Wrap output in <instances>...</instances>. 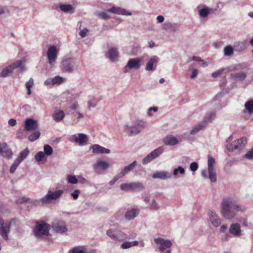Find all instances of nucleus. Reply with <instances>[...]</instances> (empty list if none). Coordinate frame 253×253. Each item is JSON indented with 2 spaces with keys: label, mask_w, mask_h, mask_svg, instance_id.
I'll return each mask as SVG.
<instances>
[{
  "label": "nucleus",
  "mask_w": 253,
  "mask_h": 253,
  "mask_svg": "<svg viewBox=\"0 0 253 253\" xmlns=\"http://www.w3.org/2000/svg\"><path fill=\"white\" fill-rule=\"evenodd\" d=\"M118 52L116 48H112L108 52V57L112 61H115L118 57Z\"/></svg>",
  "instance_id": "nucleus-27"
},
{
  "label": "nucleus",
  "mask_w": 253,
  "mask_h": 253,
  "mask_svg": "<svg viewBox=\"0 0 253 253\" xmlns=\"http://www.w3.org/2000/svg\"><path fill=\"white\" fill-rule=\"evenodd\" d=\"M109 167V164L105 161H98L93 166L95 170H106Z\"/></svg>",
  "instance_id": "nucleus-22"
},
{
  "label": "nucleus",
  "mask_w": 253,
  "mask_h": 253,
  "mask_svg": "<svg viewBox=\"0 0 253 253\" xmlns=\"http://www.w3.org/2000/svg\"><path fill=\"white\" fill-rule=\"evenodd\" d=\"M8 124L10 126H15L16 124V120H15L14 119H10L8 121Z\"/></svg>",
  "instance_id": "nucleus-59"
},
{
  "label": "nucleus",
  "mask_w": 253,
  "mask_h": 253,
  "mask_svg": "<svg viewBox=\"0 0 253 253\" xmlns=\"http://www.w3.org/2000/svg\"><path fill=\"white\" fill-rule=\"evenodd\" d=\"M137 162L136 161L133 162L131 164L128 165V166L125 167L124 169V170L125 173H127L129 171L132 170L136 166Z\"/></svg>",
  "instance_id": "nucleus-35"
},
{
  "label": "nucleus",
  "mask_w": 253,
  "mask_h": 253,
  "mask_svg": "<svg viewBox=\"0 0 253 253\" xmlns=\"http://www.w3.org/2000/svg\"><path fill=\"white\" fill-rule=\"evenodd\" d=\"M126 174V173H125V171L123 170L121 172L118 173L114 177H115V181H117L119 179L123 177L124 175Z\"/></svg>",
  "instance_id": "nucleus-50"
},
{
  "label": "nucleus",
  "mask_w": 253,
  "mask_h": 253,
  "mask_svg": "<svg viewBox=\"0 0 253 253\" xmlns=\"http://www.w3.org/2000/svg\"><path fill=\"white\" fill-rule=\"evenodd\" d=\"M34 84V81L32 78H30L28 82L26 84V87L28 90L27 94L30 95L31 94V88L33 87Z\"/></svg>",
  "instance_id": "nucleus-37"
},
{
  "label": "nucleus",
  "mask_w": 253,
  "mask_h": 253,
  "mask_svg": "<svg viewBox=\"0 0 253 253\" xmlns=\"http://www.w3.org/2000/svg\"><path fill=\"white\" fill-rule=\"evenodd\" d=\"M151 209L153 210H157L158 209V205L155 201H152L151 205Z\"/></svg>",
  "instance_id": "nucleus-57"
},
{
  "label": "nucleus",
  "mask_w": 253,
  "mask_h": 253,
  "mask_svg": "<svg viewBox=\"0 0 253 253\" xmlns=\"http://www.w3.org/2000/svg\"><path fill=\"white\" fill-rule=\"evenodd\" d=\"M246 209L244 206L238 204L236 201L229 198L223 200L221 213L225 218L231 219L236 216L238 212H243Z\"/></svg>",
  "instance_id": "nucleus-1"
},
{
  "label": "nucleus",
  "mask_w": 253,
  "mask_h": 253,
  "mask_svg": "<svg viewBox=\"0 0 253 253\" xmlns=\"http://www.w3.org/2000/svg\"><path fill=\"white\" fill-rule=\"evenodd\" d=\"M211 11H213L211 8L205 7L199 10V15L202 17H206Z\"/></svg>",
  "instance_id": "nucleus-32"
},
{
  "label": "nucleus",
  "mask_w": 253,
  "mask_h": 253,
  "mask_svg": "<svg viewBox=\"0 0 253 253\" xmlns=\"http://www.w3.org/2000/svg\"><path fill=\"white\" fill-rule=\"evenodd\" d=\"M52 228L53 230L58 233H64L67 231V228L65 223L63 221L54 223L52 225Z\"/></svg>",
  "instance_id": "nucleus-17"
},
{
  "label": "nucleus",
  "mask_w": 253,
  "mask_h": 253,
  "mask_svg": "<svg viewBox=\"0 0 253 253\" xmlns=\"http://www.w3.org/2000/svg\"><path fill=\"white\" fill-rule=\"evenodd\" d=\"M67 179L68 180V182L70 183L76 184L78 182V179L74 175H68Z\"/></svg>",
  "instance_id": "nucleus-43"
},
{
  "label": "nucleus",
  "mask_w": 253,
  "mask_h": 253,
  "mask_svg": "<svg viewBox=\"0 0 253 253\" xmlns=\"http://www.w3.org/2000/svg\"><path fill=\"white\" fill-rule=\"evenodd\" d=\"M120 188L124 191L142 190L144 189L143 184L140 182L125 183L121 185Z\"/></svg>",
  "instance_id": "nucleus-11"
},
{
  "label": "nucleus",
  "mask_w": 253,
  "mask_h": 253,
  "mask_svg": "<svg viewBox=\"0 0 253 253\" xmlns=\"http://www.w3.org/2000/svg\"><path fill=\"white\" fill-rule=\"evenodd\" d=\"M15 222L16 220L14 219L4 222L2 218H0V235L4 240H8V234L10 232V226L12 223Z\"/></svg>",
  "instance_id": "nucleus-3"
},
{
  "label": "nucleus",
  "mask_w": 253,
  "mask_h": 253,
  "mask_svg": "<svg viewBox=\"0 0 253 253\" xmlns=\"http://www.w3.org/2000/svg\"><path fill=\"white\" fill-rule=\"evenodd\" d=\"M38 126V122L32 119H27L25 122V129L27 131L36 130Z\"/></svg>",
  "instance_id": "nucleus-18"
},
{
  "label": "nucleus",
  "mask_w": 253,
  "mask_h": 253,
  "mask_svg": "<svg viewBox=\"0 0 253 253\" xmlns=\"http://www.w3.org/2000/svg\"><path fill=\"white\" fill-rule=\"evenodd\" d=\"M209 218L212 224L217 227L220 224V219L217 215L213 211L209 213Z\"/></svg>",
  "instance_id": "nucleus-21"
},
{
  "label": "nucleus",
  "mask_w": 253,
  "mask_h": 253,
  "mask_svg": "<svg viewBox=\"0 0 253 253\" xmlns=\"http://www.w3.org/2000/svg\"><path fill=\"white\" fill-rule=\"evenodd\" d=\"M214 117V113H211L208 114L205 117L204 120L203 122L193 128L191 130L190 133L191 134H195L197 133L199 130L205 127L207 125V123L210 122Z\"/></svg>",
  "instance_id": "nucleus-10"
},
{
  "label": "nucleus",
  "mask_w": 253,
  "mask_h": 253,
  "mask_svg": "<svg viewBox=\"0 0 253 253\" xmlns=\"http://www.w3.org/2000/svg\"><path fill=\"white\" fill-rule=\"evenodd\" d=\"M57 53V50L55 46L52 45L48 48L47 55L49 63L50 65L53 64L55 62Z\"/></svg>",
  "instance_id": "nucleus-16"
},
{
  "label": "nucleus",
  "mask_w": 253,
  "mask_h": 253,
  "mask_svg": "<svg viewBox=\"0 0 253 253\" xmlns=\"http://www.w3.org/2000/svg\"><path fill=\"white\" fill-rule=\"evenodd\" d=\"M179 172L180 173L183 174L185 172L184 169L181 167H178L177 168L173 170V174L176 175L178 172Z\"/></svg>",
  "instance_id": "nucleus-49"
},
{
  "label": "nucleus",
  "mask_w": 253,
  "mask_h": 253,
  "mask_svg": "<svg viewBox=\"0 0 253 253\" xmlns=\"http://www.w3.org/2000/svg\"><path fill=\"white\" fill-rule=\"evenodd\" d=\"M22 61L21 60H17L12 64L4 68L0 73V77L5 78L8 76L10 74L12 73L13 70L18 68L20 67L21 70H24V66H22Z\"/></svg>",
  "instance_id": "nucleus-6"
},
{
  "label": "nucleus",
  "mask_w": 253,
  "mask_h": 253,
  "mask_svg": "<svg viewBox=\"0 0 253 253\" xmlns=\"http://www.w3.org/2000/svg\"><path fill=\"white\" fill-rule=\"evenodd\" d=\"M82 247H75L69 251V253H85V251L82 250Z\"/></svg>",
  "instance_id": "nucleus-44"
},
{
  "label": "nucleus",
  "mask_w": 253,
  "mask_h": 253,
  "mask_svg": "<svg viewBox=\"0 0 253 253\" xmlns=\"http://www.w3.org/2000/svg\"><path fill=\"white\" fill-rule=\"evenodd\" d=\"M71 139L72 141L79 143L80 145H84L88 140L87 136L83 133H80L78 136L73 135L72 136Z\"/></svg>",
  "instance_id": "nucleus-19"
},
{
  "label": "nucleus",
  "mask_w": 253,
  "mask_h": 253,
  "mask_svg": "<svg viewBox=\"0 0 253 253\" xmlns=\"http://www.w3.org/2000/svg\"><path fill=\"white\" fill-rule=\"evenodd\" d=\"M245 107L248 112L250 113L253 112V101L249 100L245 104Z\"/></svg>",
  "instance_id": "nucleus-36"
},
{
  "label": "nucleus",
  "mask_w": 253,
  "mask_h": 253,
  "mask_svg": "<svg viewBox=\"0 0 253 253\" xmlns=\"http://www.w3.org/2000/svg\"><path fill=\"white\" fill-rule=\"evenodd\" d=\"M235 48L236 50L240 52L245 50L247 48V47L245 44L241 42L238 43V44L235 45Z\"/></svg>",
  "instance_id": "nucleus-42"
},
{
  "label": "nucleus",
  "mask_w": 253,
  "mask_h": 253,
  "mask_svg": "<svg viewBox=\"0 0 253 253\" xmlns=\"http://www.w3.org/2000/svg\"><path fill=\"white\" fill-rule=\"evenodd\" d=\"M224 52L225 55H231L233 53V48L230 45L226 46L224 47Z\"/></svg>",
  "instance_id": "nucleus-40"
},
{
  "label": "nucleus",
  "mask_w": 253,
  "mask_h": 253,
  "mask_svg": "<svg viewBox=\"0 0 253 253\" xmlns=\"http://www.w3.org/2000/svg\"><path fill=\"white\" fill-rule=\"evenodd\" d=\"M29 153V151L28 148H26L22 152H21L19 156L17 158L20 159V160L22 161L24 159L26 158V157L28 155Z\"/></svg>",
  "instance_id": "nucleus-39"
},
{
  "label": "nucleus",
  "mask_w": 253,
  "mask_h": 253,
  "mask_svg": "<svg viewBox=\"0 0 253 253\" xmlns=\"http://www.w3.org/2000/svg\"><path fill=\"white\" fill-rule=\"evenodd\" d=\"M50 225L43 221H36V226L34 230V235L37 237H42L45 235L49 236Z\"/></svg>",
  "instance_id": "nucleus-2"
},
{
  "label": "nucleus",
  "mask_w": 253,
  "mask_h": 253,
  "mask_svg": "<svg viewBox=\"0 0 253 253\" xmlns=\"http://www.w3.org/2000/svg\"><path fill=\"white\" fill-rule=\"evenodd\" d=\"M41 133L39 131H35L28 137V139L30 141L33 142L38 139Z\"/></svg>",
  "instance_id": "nucleus-34"
},
{
  "label": "nucleus",
  "mask_w": 253,
  "mask_h": 253,
  "mask_svg": "<svg viewBox=\"0 0 253 253\" xmlns=\"http://www.w3.org/2000/svg\"><path fill=\"white\" fill-rule=\"evenodd\" d=\"M22 161L20 160V159L17 158L14 161V163H13V165L17 168V167L19 166V165L22 162Z\"/></svg>",
  "instance_id": "nucleus-58"
},
{
  "label": "nucleus",
  "mask_w": 253,
  "mask_h": 253,
  "mask_svg": "<svg viewBox=\"0 0 253 253\" xmlns=\"http://www.w3.org/2000/svg\"><path fill=\"white\" fill-rule=\"evenodd\" d=\"M0 155H1L3 157L10 158L12 156V153L11 151L7 147V145H6L5 148H3V149H2V151L1 153H0Z\"/></svg>",
  "instance_id": "nucleus-31"
},
{
  "label": "nucleus",
  "mask_w": 253,
  "mask_h": 253,
  "mask_svg": "<svg viewBox=\"0 0 253 253\" xmlns=\"http://www.w3.org/2000/svg\"><path fill=\"white\" fill-rule=\"evenodd\" d=\"M60 8L64 12H68L73 9V7L71 4H61Z\"/></svg>",
  "instance_id": "nucleus-38"
},
{
  "label": "nucleus",
  "mask_w": 253,
  "mask_h": 253,
  "mask_svg": "<svg viewBox=\"0 0 253 253\" xmlns=\"http://www.w3.org/2000/svg\"><path fill=\"white\" fill-rule=\"evenodd\" d=\"M98 16L102 19H107L110 18V16L106 12H99Z\"/></svg>",
  "instance_id": "nucleus-48"
},
{
  "label": "nucleus",
  "mask_w": 253,
  "mask_h": 253,
  "mask_svg": "<svg viewBox=\"0 0 253 253\" xmlns=\"http://www.w3.org/2000/svg\"><path fill=\"white\" fill-rule=\"evenodd\" d=\"M96 101L95 100L92 101V102H91V101L88 102V109H90L91 107H95L96 106Z\"/></svg>",
  "instance_id": "nucleus-61"
},
{
  "label": "nucleus",
  "mask_w": 253,
  "mask_h": 253,
  "mask_svg": "<svg viewBox=\"0 0 253 253\" xmlns=\"http://www.w3.org/2000/svg\"><path fill=\"white\" fill-rule=\"evenodd\" d=\"M230 233L236 236H239L241 235L240 225L238 223L232 224L229 229Z\"/></svg>",
  "instance_id": "nucleus-23"
},
{
  "label": "nucleus",
  "mask_w": 253,
  "mask_h": 253,
  "mask_svg": "<svg viewBox=\"0 0 253 253\" xmlns=\"http://www.w3.org/2000/svg\"><path fill=\"white\" fill-rule=\"evenodd\" d=\"M45 154L42 151L39 152L35 156L36 160L39 162L44 157Z\"/></svg>",
  "instance_id": "nucleus-45"
},
{
  "label": "nucleus",
  "mask_w": 253,
  "mask_h": 253,
  "mask_svg": "<svg viewBox=\"0 0 253 253\" xmlns=\"http://www.w3.org/2000/svg\"><path fill=\"white\" fill-rule=\"evenodd\" d=\"M92 152L96 154H109L110 152L109 149H106L98 144H94L91 146Z\"/></svg>",
  "instance_id": "nucleus-20"
},
{
  "label": "nucleus",
  "mask_w": 253,
  "mask_h": 253,
  "mask_svg": "<svg viewBox=\"0 0 253 253\" xmlns=\"http://www.w3.org/2000/svg\"><path fill=\"white\" fill-rule=\"evenodd\" d=\"M53 120L58 122L63 120L65 117V113L62 110H56L52 114Z\"/></svg>",
  "instance_id": "nucleus-26"
},
{
  "label": "nucleus",
  "mask_w": 253,
  "mask_h": 253,
  "mask_svg": "<svg viewBox=\"0 0 253 253\" xmlns=\"http://www.w3.org/2000/svg\"><path fill=\"white\" fill-rule=\"evenodd\" d=\"M44 154L47 156L51 155L53 153V150L51 146L49 145H45L44 146Z\"/></svg>",
  "instance_id": "nucleus-41"
},
{
  "label": "nucleus",
  "mask_w": 253,
  "mask_h": 253,
  "mask_svg": "<svg viewBox=\"0 0 253 253\" xmlns=\"http://www.w3.org/2000/svg\"><path fill=\"white\" fill-rule=\"evenodd\" d=\"M158 58L157 57L151 58L146 63L145 68L146 70L148 71L153 70V65L157 64L158 62Z\"/></svg>",
  "instance_id": "nucleus-28"
},
{
  "label": "nucleus",
  "mask_w": 253,
  "mask_h": 253,
  "mask_svg": "<svg viewBox=\"0 0 253 253\" xmlns=\"http://www.w3.org/2000/svg\"><path fill=\"white\" fill-rule=\"evenodd\" d=\"M30 200V199L28 197H22L21 199H19L18 202L20 203H23L25 202H27Z\"/></svg>",
  "instance_id": "nucleus-60"
},
{
  "label": "nucleus",
  "mask_w": 253,
  "mask_h": 253,
  "mask_svg": "<svg viewBox=\"0 0 253 253\" xmlns=\"http://www.w3.org/2000/svg\"><path fill=\"white\" fill-rule=\"evenodd\" d=\"M224 70H225V69L223 68L217 70L216 71L212 73V77L213 78H216V77L219 76L223 73Z\"/></svg>",
  "instance_id": "nucleus-47"
},
{
  "label": "nucleus",
  "mask_w": 253,
  "mask_h": 253,
  "mask_svg": "<svg viewBox=\"0 0 253 253\" xmlns=\"http://www.w3.org/2000/svg\"><path fill=\"white\" fill-rule=\"evenodd\" d=\"M157 20L158 21V22L159 23H161V22H163L164 20V18L163 16L162 15H159L157 17Z\"/></svg>",
  "instance_id": "nucleus-64"
},
{
  "label": "nucleus",
  "mask_w": 253,
  "mask_h": 253,
  "mask_svg": "<svg viewBox=\"0 0 253 253\" xmlns=\"http://www.w3.org/2000/svg\"><path fill=\"white\" fill-rule=\"evenodd\" d=\"M53 79V84H60L61 83L63 82L64 81V79L59 77V76H56Z\"/></svg>",
  "instance_id": "nucleus-46"
},
{
  "label": "nucleus",
  "mask_w": 253,
  "mask_h": 253,
  "mask_svg": "<svg viewBox=\"0 0 253 253\" xmlns=\"http://www.w3.org/2000/svg\"><path fill=\"white\" fill-rule=\"evenodd\" d=\"M63 193V191L61 190H57L55 192L48 191L46 195L39 201L43 204H47L51 202L52 200H55L59 198Z\"/></svg>",
  "instance_id": "nucleus-5"
},
{
  "label": "nucleus",
  "mask_w": 253,
  "mask_h": 253,
  "mask_svg": "<svg viewBox=\"0 0 253 253\" xmlns=\"http://www.w3.org/2000/svg\"><path fill=\"white\" fill-rule=\"evenodd\" d=\"M214 159L211 156H208V166L209 171V177L211 182H214L216 180V174L214 169L215 164Z\"/></svg>",
  "instance_id": "nucleus-9"
},
{
  "label": "nucleus",
  "mask_w": 253,
  "mask_h": 253,
  "mask_svg": "<svg viewBox=\"0 0 253 253\" xmlns=\"http://www.w3.org/2000/svg\"><path fill=\"white\" fill-rule=\"evenodd\" d=\"M158 110V108L157 107H151L149 109V111H148V115L149 116H152L153 115L151 113V111H153L154 112H157Z\"/></svg>",
  "instance_id": "nucleus-56"
},
{
  "label": "nucleus",
  "mask_w": 253,
  "mask_h": 253,
  "mask_svg": "<svg viewBox=\"0 0 253 253\" xmlns=\"http://www.w3.org/2000/svg\"><path fill=\"white\" fill-rule=\"evenodd\" d=\"M139 213V210L136 209H132L127 211L126 213V217L128 220L133 219Z\"/></svg>",
  "instance_id": "nucleus-30"
},
{
  "label": "nucleus",
  "mask_w": 253,
  "mask_h": 253,
  "mask_svg": "<svg viewBox=\"0 0 253 253\" xmlns=\"http://www.w3.org/2000/svg\"><path fill=\"white\" fill-rule=\"evenodd\" d=\"M145 125V123L142 121L136 122L132 126H126L125 129L126 132L129 135H136L144 128Z\"/></svg>",
  "instance_id": "nucleus-7"
},
{
  "label": "nucleus",
  "mask_w": 253,
  "mask_h": 253,
  "mask_svg": "<svg viewBox=\"0 0 253 253\" xmlns=\"http://www.w3.org/2000/svg\"><path fill=\"white\" fill-rule=\"evenodd\" d=\"M171 176V174L170 173L165 171L157 172L152 175V177L154 178H159L162 179L169 178Z\"/></svg>",
  "instance_id": "nucleus-24"
},
{
  "label": "nucleus",
  "mask_w": 253,
  "mask_h": 253,
  "mask_svg": "<svg viewBox=\"0 0 253 253\" xmlns=\"http://www.w3.org/2000/svg\"><path fill=\"white\" fill-rule=\"evenodd\" d=\"M232 76L235 78L238 79L240 81H243L246 79L247 75L243 72H240L233 74Z\"/></svg>",
  "instance_id": "nucleus-33"
},
{
  "label": "nucleus",
  "mask_w": 253,
  "mask_h": 253,
  "mask_svg": "<svg viewBox=\"0 0 253 253\" xmlns=\"http://www.w3.org/2000/svg\"><path fill=\"white\" fill-rule=\"evenodd\" d=\"M80 191L79 190H75L73 193H71V196L74 200L78 198Z\"/></svg>",
  "instance_id": "nucleus-52"
},
{
  "label": "nucleus",
  "mask_w": 253,
  "mask_h": 253,
  "mask_svg": "<svg viewBox=\"0 0 253 253\" xmlns=\"http://www.w3.org/2000/svg\"><path fill=\"white\" fill-rule=\"evenodd\" d=\"M163 151V150L161 147L156 149L143 159L142 163L144 165L148 163L155 158L158 157L162 153Z\"/></svg>",
  "instance_id": "nucleus-14"
},
{
  "label": "nucleus",
  "mask_w": 253,
  "mask_h": 253,
  "mask_svg": "<svg viewBox=\"0 0 253 253\" xmlns=\"http://www.w3.org/2000/svg\"><path fill=\"white\" fill-rule=\"evenodd\" d=\"M106 234L111 239L115 241H123L127 239V235L119 229H110Z\"/></svg>",
  "instance_id": "nucleus-4"
},
{
  "label": "nucleus",
  "mask_w": 253,
  "mask_h": 253,
  "mask_svg": "<svg viewBox=\"0 0 253 253\" xmlns=\"http://www.w3.org/2000/svg\"><path fill=\"white\" fill-rule=\"evenodd\" d=\"M63 71L64 72L71 73L74 70L75 63L71 58L64 59L62 63Z\"/></svg>",
  "instance_id": "nucleus-13"
},
{
  "label": "nucleus",
  "mask_w": 253,
  "mask_h": 253,
  "mask_svg": "<svg viewBox=\"0 0 253 253\" xmlns=\"http://www.w3.org/2000/svg\"><path fill=\"white\" fill-rule=\"evenodd\" d=\"M44 84L46 85H54L53 79H49L46 80L44 82Z\"/></svg>",
  "instance_id": "nucleus-62"
},
{
  "label": "nucleus",
  "mask_w": 253,
  "mask_h": 253,
  "mask_svg": "<svg viewBox=\"0 0 253 253\" xmlns=\"http://www.w3.org/2000/svg\"><path fill=\"white\" fill-rule=\"evenodd\" d=\"M198 74V71L197 70H193L191 75V78L193 79L197 76Z\"/></svg>",
  "instance_id": "nucleus-63"
},
{
  "label": "nucleus",
  "mask_w": 253,
  "mask_h": 253,
  "mask_svg": "<svg viewBox=\"0 0 253 253\" xmlns=\"http://www.w3.org/2000/svg\"><path fill=\"white\" fill-rule=\"evenodd\" d=\"M122 248L126 249L131 247V242H125L121 245Z\"/></svg>",
  "instance_id": "nucleus-51"
},
{
  "label": "nucleus",
  "mask_w": 253,
  "mask_h": 253,
  "mask_svg": "<svg viewBox=\"0 0 253 253\" xmlns=\"http://www.w3.org/2000/svg\"><path fill=\"white\" fill-rule=\"evenodd\" d=\"M247 142L246 137H242L233 141L232 143L228 144L226 148L229 151L232 152L236 149H242L246 145Z\"/></svg>",
  "instance_id": "nucleus-8"
},
{
  "label": "nucleus",
  "mask_w": 253,
  "mask_h": 253,
  "mask_svg": "<svg viewBox=\"0 0 253 253\" xmlns=\"http://www.w3.org/2000/svg\"><path fill=\"white\" fill-rule=\"evenodd\" d=\"M245 157L248 159H253V148L246 154Z\"/></svg>",
  "instance_id": "nucleus-54"
},
{
  "label": "nucleus",
  "mask_w": 253,
  "mask_h": 253,
  "mask_svg": "<svg viewBox=\"0 0 253 253\" xmlns=\"http://www.w3.org/2000/svg\"><path fill=\"white\" fill-rule=\"evenodd\" d=\"M190 168L192 171H195L198 169V164L196 162H193L190 164Z\"/></svg>",
  "instance_id": "nucleus-53"
},
{
  "label": "nucleus",
  "mask_w": 253,
  "mask_h": 253,
  "mask_svg": "<svg viewBox=\"0 0 253 253\" xmlns=\"http://www.w3.org/2000/svg\"><path fill=\"white\" fill-rule=\"evenodd\" d=\"M164 142L166 145H174L177 143V139L172 135L166 136L164 139Z\"/></svg>",
  "instance_id": "nucleus-29"
},
{
  "label": "nucleus",
  "mask_w": 253,
  "mask_h": 253,
  "mask_svg": "<svg viewBox=\"0 0 253 253\" xmlns=\"http://www.w3.org/2000/svg\"><path fill=\"white\" fill-rule=\"evenodd\" d=\"M154 241L156 244L159 245V250L162 253L164 252L167 249H169L172 245L170 240L161 238H155Z\"/></svg>",
  "instance_id": "nucleus-12"
},
{
  "label": "nucleus",
  "mask_w": 253,
  "mask_h": 253,
  "mask_svg": "<svg viewBox=\"0 0 253 253\" xmlns=\"http://www.w3.org/2000/svg\"><path fill=\"white\" fill-rule=\"evenodd\" d=\"M108 11L116 13L118 14H122V15H131V13L129 12H126L125 9H122L119 7L113 6L112 8L108 9Z\"/></svg>",
  "instance_id": "nucleus-25"
},
{
  "label": "nucleus",
  "mask_w": 253,
  "mask_h": 253,
  "mask_svg": "<svg viewBox=\"0 0 253 253\" xmlns=\"http://www.w3.org/2000/svg\"><path fill=\"white\" fill-rule=\"evenodd\" d=\"M87 32L88 30L86 28H84L80 32L79 35L81 37L84 38L86 36Z\"/></svg>",
  "instance_id": "nucleus-55"
},
{
  "label": "nucleus",
  "mask_w": 253,
  "mask_h": 253,
  "mask_svg": "<svg viewBox=\"0 0 253 253\" xmlns=\"http://www.w3.org/2000/svg\"><path fill=\"white\" fill-rule=\"evenodd\" d=\"M141 59L140 58L130 59L124 68V72H127L128 69H138L141 66Z\"/></svg>",
  "instance_id": "nucleus-15"
}]
</instances>
